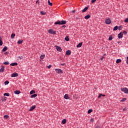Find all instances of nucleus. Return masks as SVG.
Returning <instances> with one entry per match:
<instances>
[{
    "label": "nucleus",
    "mask_w": 128,
    "mask_h": 128,
    "mask_svg": "<svg viewBox=\"0 0 128 128\" xmlns=\"http://www.w3.org/2000/svg\"><path fill=\"white\" fill-rule=\"evenodd\" d=\"M66 24V21L64 20H62L61 21L58 20L54 22V24L64 25Z\"/></svg>",
    "instance_id": "1"
},
{
    "label": "nucleus",
    "mask_w": 128,
    "mask_h": 128,
    "mask_svg": "<svg viewBox=\"0 0 128 128\" xmlns=\"http://www.w3.org/2000/svg\"><path fill=\"white\" fill-rule=\"evenodd\" d=\"M48 32L50 34H56V32L54 30L52 29L49 30Z\"/></svg>",
    "instance_id": "2"
},
{
    "label": "nucleus",
    "mask_w": 128,
    "mask_h": 128,
    "mask_svg": "<svg viewBox=\"0 0 128 128\" xmlns=\"http://www.w3.org/2000/svg\"><path fill=\"white\" fill-rule=\"evenodd\" d=\"M105 24H112V20H110V18H108L106 19L105 20Z\"/></svg>",
    "instance_id": "3"
},
{
    "label": "nucleus",
    "mask_w": 128,
    "mask_h": 128,
    "mask_svg": "<svg viewBox=\"0 0 128 128\" xmlns=\"http://www.w3.org/2000/svg\"><path fill=\"white\" fill-rule=\"evenodd\" d=\"M122 92H124V94H128V88H121Z\"/></svg>",
    "instance_id": "4"
},
{
    "label": "nucleus",
    "mask_w": 128,
    "mask_h": 128,
    "mask_svg": "<svg viewBox=\"0 0 128 128\" xmlns=\"http://www.w3.org/2000/svg\"><path fill=\"white\" fill-rule=\"evenodd\" d=\"M55 70L57 74H64V71L62 69L56 68Z\"/></svg>",
    "instance_id": "5"
},
{
    "label": "nucleus",
    "mask_w": 128,
    "mask_h": 128,
    "mask_svg": "<svg viewBox=\"0 0 128 128\" xmlns=\"http://www.w3.org/2000/svg\"><path fill=\"white\" fill-rule=\"evenodd\" d=\"M16 76H18V74L16 72H14L11 74L12 78H16Z\"/></svg>",
    "instance_id": "6"
},
{
    "label": "nucleus",
    "mask_w": 128,
    "mask_h": 128,
    "mask_svg": "<svg viewBox=\"0 0 128 128\" xmlns=\"http://www.w3.org/2000/svg\"><path fill=\"white\" fill-rule=\"evenodd\" d=\"M118 38H122V37L124 36L122 32H120L119 34H118Z\"/></svg>",
    "instance_id": "7"
},
{
    "label": "nucleus",
    "mask_w": 128,
    "mask_h": 128,
    "mask_svg": "<svg viewBox=\"0 0 128 128\" xmlns=\"http://www.w3.org/2000/svg\"><path fill=\"white\" fill-rule=\"evenodd\" d=\"M56 50H57L58 52H62V50L60 46H56Z\"/></svg>",
    "instance_id": "8"
},
{
    "label": "nucleus",
    "mask_w": 128,
    "mask_h": 128,
    "mask_svg": "<svg viewBox=\"0 0 128 128\" xmlns=\"http://www.w3.org/2000/svg\"><path fill=\"white\" fill-rule=\"evenodd\" d=\"M36 108V105H34V106H31L30 109L29 110V111L32 112V110H34V108Z\"/></svg>",
    "instance_id": "9"
},
{
    "label": "nucleus",
    "mask_w": 128,
    "mask_h": 128,
    "mask_svg": "<svg viewBox=\"0 0 128 128\" xmlns=\"http://www.w3.org/2000/svg\"><path fill=\"white\" fill-rule=\"evenodd\" d=\"M4 72V66H1L0 72Z\"/></svg>",
    "instance_id": "10"
},
{
    "label": "nucleus",
    "mask_w": 128,
    "mask_h": 128,
    "mask_svg": "<svg viewBox=\"0 0 128 128\" xmlns=\"http://www.w3.org/2000/svg\"><path fill=\"white\" fill-rule=\"evenodd\" d=\"M71 54H72V51H70V50H68L66 51V56H70Z\"/></svg>",
    "instance_id": "11"
},
{
    "label": "nucleus",
    "mask_w": 128,
    "mask_h": 128,
    "mask_svg": "<svg viewBox=\"0 0 128 128\" xmlns=\"http://www.w3.org/2000/svg\"><path fill=\"white\" fill-rule=\"evenodd\" d=\"M88 10V6L85 7L82 10V12H86Z\"/></svg>",
    "instance_id": "12"
},
{
    "label": "nucleus",
    "mask_w": 128,
    "mask_h": 128,
    "mask_svg": "<svg viewBox=\"0 0 128 128\" xmlns=\"http://www.w3.org/2000/svg\"><path fill=\"white\" fill-rule=\"evenodd\" d=\"M64 98L65 100H70V96H68V94H66L64 96Z\"/></svg>",
    "instance_id": "13"
},
{
    "label": "nucleus",
    "mask_w": 128,
    "mask_h": 128,
    "mask_svg": "<svg viewBox=\"0 0 128 128\" xmlns=\"http://www.w3.org/2000/svg\"><path fill=\"white\" fill-rule=\"evenodd\" d=\"M1 100H2V102H6V96L2 97Z\"/></svg>",
    "instance_id": "14"
},
{
    "label": "nucleus",
    "mask_w": 128,
    "mask_h": 128,
    "mask_svg": "<svg viewBox=\"0 0 128 128\" xmlns=\"http://www.w3.org/2000/svg\"><path fill=\"white\" fill-rule=\"evenodd\" d=\"M90 18V14H88V15L84 16V18H85V20H88V18Z\"/></svg>",
    "instance_id": "15"
},
{
    "label": "nucleus",
    "mask_w": 128,
    "mask_h": 128,
    "mask_svg": "<svg viewBox=\"0 0 128 128\" xmlns=\"http://www.w3.org/2000/svg\"><path fill=\"white\" fill-rule=\"evenodd\" d=\"M6 50H8V47L6 46H5L2 50V52H6Z\"/></svg>",
    "instance_id": "16"
},
{
    "label": "nucleus",
    "mask_w": 128,
    "mask_h": 128,
    "mask_svg": "<svg viewBox=\"0 0 128 128\" xmlns=\"http://www.w3.org/2000/svg\"><path fill=\"white\" fill-rule=\"evenodd\" d=\"M10 66H18V62H13V63H12L10 64Z\"/></svg>",
    "instance_id": "17"
},
{
    "label": "nucleus",
    "mask_w": 128,
    "mask_h": 128,
    "mask_svg": "<svg viewBox=\"0 0 128 128\" xmlns=\"http://www.w3.org/2000/svg\"><path fill=\"white\" fill-rule=\"evenodd\" d=\"M14 94H20V91L18 90H16L14 92Z\"/></svg>",
    "instance_id": "18"
},
{
    "label": "nucleus",
    "mask_w": 128,
    "mask_h": 128,
    "mask_svg": "<svg viewBox=\"0 0 128 128\" xmlns=\"http://www.w3.org/2000/svg\"><path fill=\"white\" fill-rule=\"evenodd\" d=\"M22 42H24V40H18V41L17 44H22Z\"/></svg>",
    "instance_id": "19"
},
{
    "label": "nucleus",
    "mask_w": 128,
    "mask_h": 128,
    "mask_svg": "<svg viewBox=\"0 0 128 128\" xmlns=\"http://www.w3.org/2000/svg\"><path fill=\"white\" fill-rule=\"evenodd\" d=\"M82 42H80L76 46V48H82Z\"/></svg>",
    "instance_id": "20"
},
{
    "label": "nucleus",
    "mask_w": 128,
    "mask_h": 128,
    "mask_svg": "<svg viewBox=\"0 0 128 128\" xmlns=\"http://www.w3.org/2000/svg\"><path fill=\"white\" fill-rule=\"evenodd\" d=\"M36 96H38V94H33L30 96V98H36Z\"/></svg>",
    "instance_id": "21"
},
{
    "label": "nucleus",
    "mask_w": 128,
    "mask_h": 128,
    "mask_svg": "<svg viewBox=\"0 0 128 128\" xmlns=\"http://www.w3.org/2000/svg\"><path fill=\"white\" fill-rule=\"evenodd\" d=\"M62 124H66V119H64L62 122Z\"/></svg>",
    "instance_id": "22"
},
{
    "label": "nucleus",
    "mask_w": 128,
    "mask_h": 128,
    "mask_svg": "<svg viewBox=\"0 0 128 128\" xmlns=\"http://www.w3.org/2000/svg\"><path fill=\"white\" fill-rule=\"evenodd\" d=\"M64 40L66 41V42H68L70 40V38L68 37V36H67L65 37L64 38Z\"/></svg>",
    "instance_id": "23"
},
{
    "label": "nucleus",
    "mask_w": 128,
    "mask_h": 128,
    "mask_svg": "<svg viewBox=\"0 0 128 128\" xmlns=\"http://www.w3.org/2000/svg\"><path fill=\"white\" fill-rule=\"evenodd\" d=\"M44 58H46V55L45 54H42L40 56V60H44Z\"/></svg>",
    "instance_id": "24"
},
{
    "label": "nucleus",
    "mask_w": 128,
    "mask_h": 128,
    "mask_svg": "<svg viewBox=\"0 0 128 128\" xmlns=\"http://www.w3.org/2000/svg\"><path fill=\"white\" fill-rule=\"evenodd\" d=\"M118 30V26H115L113 28V30L114 31Z\"/></svg>",
    "instance_id": "25"
},
{
    "label": "nucleus",
    "mask_w": 128,
    "mask_h": 128,
    "mask_svg": "<svg viewBox=\"0 0 128 128\" xmlns=\"http://www.w3.org/2000/svg\"><path fill=\"white\" fill-rule=\"evenodd\" d=\"M2 37L0 36V46H2V44H4V42L2 40Z\"/></svg>",
    "instance_id": "26"
},
{
    "label": "nucleus",
    "mask_w": 128,
    "mask_h": 128,
    "mask_svg": "<svg viewBox=\"0 0 128 128\" xmlns=\"http://www.w3.org/2000/svg\"><path fill=\"white\" fill-rule=\"evenodd\" d=\"M36 94V91L34 90H32L30 92V94Z\"/></svg>",
    "instance_id": "27"
},
{
    "label": "nucleus",
    "mask_w": 128,
    "mask_h": 128,
    "mask_svg": "<svg viewBox=\"0 0 128 128\" xmlns=\"http://www.w3.org/2000/svg\"><path fill=\"white\" fill-rule=\"evenodd\" d=\"M48 4L50 6H52V2H50V0H48Z\"/></svg>",
    "instance_id": "28"
},
{
    "label": "nucleus",
    "mask_w": 128,
    "mask_h": 128,
    "mask_svg": "<svg viewBox=\"0 0 128 128\" xmlns=\"http://www.w3.org/2000/svg\"><path fill=\"white\" fill-rule=\"evenodd\" d=\"M120 62H122V60L117 59L116 60V63L120 64Z\"/></svg>",
    "instance_id": "29"
},
{
    "label": "nucleus",
    "mask_w": 128,
    "mask_h": 128,
    "mask_svg": "<svg viewBox=\"0 0 128 128\" xmlns=\"http://www.w3.org/2000/svg\"><path fill=\"white\" fill-rule=\"evenodd\" d=\"M14 36H16V34H14V33H12L11 34V38H14Z\"/></svg>",
    "instance_id": "30"
},
{
    "label": "nucleus",
    "mask_w": 128,
    "mask_h": 128,
    "mask_svg": "<svg viewBox=\"0 0 128 128\" xmlns=\"http://www.w3.org/2000/svg\"><path fill=\"white\" fill-rule=\"evenodd\" d=\"M5 86H6L10 84V82L8 80H6L4 82Z\"/></svg>",
    "instance_id": "31"
},
{
    "label": "nucleus",
    "mask_w": 128,
    "mask_h": 128,
    "mask_svg": "<svg viewBox=\"0 0 128 128\" xmlns=\"http://www.w3.org/2000/svg\"><path fill=\"white\" fill-rule=\"evenodd\" d=\"M126 98H122V99L120 100V102H126Z\"/></svg>",
    "instance_id": "32"
},
{
    "label": "nucleus",
    "mask_w": 128,
    "mask_h": 128,
    "mask_svg": "<svg viewBox=\"0 0 128 128\" xmlns=\"http://www.w3.org/2000/svg\"><path fill=\"white\" fill-rule=\"evenodd\" d=\"M4 96H10V93H4Z\"/></svg>",
    "instance_id": "33"
},
{
    "label": "nucleus",
    "mask_w": 128,
    "mask_h": 128,
    "mask_svg": "<svg viewBox=\"0 0 128 128\" xmlns=\"http://www.w3.org/2000/svg\"><path fill=\"white\" fill-rule=\"evenodd\" d=\"M4 64L5 66H8V64H10V62H4Z\"/></svg>",
    "instance_id": "34"
},
{
    "label": "nucleus",
    "mask_w": 128,
    "mask_h": 128,
    "mask_svg": "<svg viewBox=\"0 0 128 128\" xmlns=\"http://www.w3.org/2000/svg\"><path fill=\"white\" fill-rule=\"evenodd\" d=\"M92 112V109H89L88 111V114H90Z\"/></svg>",
    "instance_id": "35"
},
{
    "label": "nucleus",
    "mask_w": 128,
    "mask_h": 128,
    "mask_svg": "<svg viewBox=\"0 0 128 128\" xmlns=\"http://www.w3.org/2000/svg\"><path fill=\"white\" fill-rule=\"evenodd\" d=\"M40 13L42 14V16H44V14H46V12H44V11H40Z\"/></svg>",
    "instance_id": "36"
},
{
    "label": "nucleus",
    "mask_w": 128,
    "mask_h": 128,
    "mask_svg": "<svg viewBox=\"0 0 128 128\" xmlns=\"http://www.w3.org/2000/svg\"><path fill=\"white\" fill-rule=\"evenodd\" d=\"M122 25L118 27V30H122Z\"/></svg>",
    "instance_id": "37"
},
{
    "label": "nucleus",
    "mask_w": 128,
    "mask_h": 128,
    "mask_svg": "<svg viewBox=\"0 0 128 128\" xmlns=\"http://www.w3.org/2000/svg\"><path fill=\"white\" fill-rule=\"evenodd\" d=\"M112 40V35H110V36H109L108 40Z\"/></svg>",
    "instance_id": "38"
},
{
    "label": "nucleus",
    "mask_w": 128,
    "mask_h": 128,
    "mask_svg": "<svg viewBox=\"0 0 128 128\" xmlns=\"http://www.w3.org/2000/svg\"><path fill=\"white\" fill-rule=\"evenodd\" d=\"M10 118V116L8 115H4V118H6V120H8V118Z\"/></svg>",
    "instance_id": "39"
},
{
    "label": "nucleus",
    "mask_w": 128,
    "mask_h": 128,
    "mask_svg": "<svg viewBox=\"0 0 128 128\" xmlns=\"http://www.w3.org/2000/svg\"><path fill=\"white\" fill-rule=\"evenodd\" d=\"M122 34H124V36H126V34H128V32L126 31H124Z\"/></svg>",
    "instance_id": "40"
},
{
    "label": "nucleus",
    "mask_w": 128,
    "mask_h": 128,
    "mask_svg": "<svg viewBox=\"0 0 128 128\" xmlns=\"http://www.w3.org/2000/svg\"><path fill=\"white\" fill-rule=\"evenodd\" d=\"M102 94H99V95L98 96V98H102Z\"/></svg>",
    "instance_id": "41"
},
{
    "label": "nucleus",
    "mask_w": 128,
    "mask_h": 128,
    "mask_svg": "<svg viewBox=\"0 0 128 128\" xmlns=\"http://www.w3.org/2000/svg\"><path fill=\"white\" fill-rule=\"evenodd\" d=\"M96 2V0H92L91 2L92 4H94V2Z\"/></svg>",
    "instance_id": "42"
},
{
    "label": "nucleus",
    "mask_w": 128,
    "mask_h": 128,
    "mask_svg": "<svg viewBox=\"0 0 128 128\" xmlns=\"http://www.w3.org/2000/svg\"><path fill=\"white\" fill-rule=\"evenodd\" d=\"M18 58H20V60H22V58H24V56H19L18 57Z\"/></svg>",
    "instance_id": "43"
},
{
    "label": "nucleus",
    "mask_w": 128,
    "mask_h": 128,
    "mask_svg": "<svg viewBox=\"0 0 128 128\" xmlns=\"http://www.w3.org/2000/svg\"><path fill=\"white\" fill-rule=\"evenodd\" d=\"M124 22H128V18H126Z\"/></svg>",
    "instance_id": "44"
},
{
    "label": "nucleus",
    "mask_w": 128,
    "mask_h": 128,
    "mask_svg": "<svg viewBox=\"0 0 128 128\" xmlns=\"http://www.w3.org/2000/svg\"><path fill=\"white\" fill-rule=\"evenodd\" d=\"M94 120L92 118L90 120V122H94Z\"/></svg>",
    "instance_id": "45"
},
{
    "label": "nucleus",
    "mask_w": 128,
    "mask_h": 128,
    "mask_svg": "<svg viewBox=\"0 0 128 128\" xmlns=\"http://www.w3.org/2000/svg\"><path fill=\"white\" fill-rule=\"evenodd\" d=\"M4 54H6H6H10V52H5Z\"/></svg>",
    "instance_id": "46"
},
{
    "label": "nucleus",
    "mask_w": 128,
    "mask_h": 128,
    "mask_svg": "<svg viewBox=\"0 0 128 128\" xmlns=\"http://www.w3.org/2000/svg\"><path fill=\"white\" fill-rule=\"evenodd\" d=\"M48 68H52V65L50 64L48 66H47Z\"/></svg>",
    "instance_id": "47"
},
{
    "label": "nucleus",
    "mask_w": 128,
    "mask_h": 128,
    "mask_svg": "<svg viewBox=\"0 0 128 128\" xmlns=\"http://www.w3.org/2000/svg\"><path fill=\"white\" fill-rule=\"evenodd\" d=\"M104 56H102V57L100 58V60H104Z\"/></svg>",
    "instance_id": "48"
},
{
    "label": "nucleus",
    "mask_w": 128,
    "mask_h": 128,
    "mask_svg": "<svg viewBox=\"0 0 128 128\" xmlns=\"http://www.w3.org/2000/svg\"><path fill=\"white\" fill-rule=\"evenodd\" d=\"M36 4H40V0H38L36 2Z\"/></svg>",
    "instance_id": "49"
},
{
    "label": "nucleus",
    "mask_w": 128,
    "mask_h": 128,
    "mask_svg": "<svg viewBox=\"0 0 128 128\" xmlns=\"http://www.w3.org/2000/svg\"><path fill=\"white\" fill-rule=\"evenodd\" d=\"M65 65H66V63L60 64V66H65Z\"/></svg>",
    "instance_id": "50"
},
{
    "label": "nucleus",
    "mask_w": 128,
    "mask_h": 128,
    "mask_svg": "<svg viewBox=\"0 0 128 128\" xmlns=\"http://www.w3.org/2000/svg\"><path fill=\"white\" fill-rule=\"evenodd\" d=\"M62 28H66V25H64L62 26Z\"/></svg>",
    "instance_id": "51"
},
{
    "label": "nucleus",
    "mask_w": 128,
    "mask_h": 128,
    "mask_svg": "<svg viewBox=\"0 0 128 128\" xmlns=\"http://www.w3.org/2000/svg\"><path fill=\"white\" fill-rule=\"evenodd\" d=\"M72 13L76 12V10H72Z\"/></svg>",
    "instance_id": "52"
},
{
    "label": "nucleus",
    "mask_w": 128,
    "mask_h": 128,
    "mask_svg": "<svg viewBox=\"0 0 128 128\" xmlns=\"http://www.w3.org/2000/svg\"><path fill=\"white\" fill-rule=\"evenodd\" d=\"M76 20H80V18H78V16H76Z\"/></svg>",
    "instance_id": "53"
},
{
    "label": "nucleus",
    "mask_w": 128,
    "mask_h": 128,
    "mask_svg": "<svg viewBox=\"0 0 128 128\" xmlns=\"http://www.w3.org/2000/svg\"><path fill=\"white\" fill-rule=\"evenodd\" d=\"M95 128H100V126H98Z\"/></svg>",
    "instance_id": "54"
},
{
    "label": "nucleus",
    "mask_w": 128,
    "mask_h": 128,
    "mask_svg": "<svg viewBox=\"0 0 128 128\" xmlns=\"http://www.w3.org/2000/svg\"><path fill=\"white\" fill-rule=\"evenodd\" d=\"M126 109L125 108H124L123 109V112H124V110H126Z\"/></svg>",
    "instance_id": "55"
},
{
    "label": "nucleus",
    "mask_w": 128,
    "mask_h": 128,
    "mask_svg": "<svg viewBox=\"0 0 128 128\" xmlns=\"http://www.w3.org/2000/svg\"><path fill=\"white\" fill-rule=\"evenodd\" d=\"M102 96H106V95H105V94H102Z\"/></svg>",
    "instance_id": "56"
},
{
    "label": "nucleus",
    "mask_w": 128,
    "mask_h": 128,
    "mask_svg": "<svg viewBox=\"0 0 128 128\" xmlns=\"http://www.w3.org/2000/svg\"><path fill=\"white\" fill-rule=\"evenodd\" d=\"M118 42V44H120V42Z\"/></svg>",
    "instance_id": "57"
},
{
    "label": "nucleus",
    "mask_w": 128,
    "mask_h": 128,
    "mask_svg": "<svg viewBox=\"0 0 128 128\" xmlns=\"http://www.w3.org/2000/svg\"><path fill=\"white\" fill-rule=\"evenodd\" d=\"M66 2H68V1H66Z\"/></svg>",
    "instance_id": "58"
},
{
    "label": "nucleus",
    "mask_w": 128,
    "mask_h": 128,
    "mask_svg": "<svg viewBox=\"0 0 128 128\" xmlns=\"http://www.w3.org/2000/svg\"><path fill=\"white\" fill-rule=\"evenodd\" d=\"M104 56H106V54H104Z\"/></svg>",
    "instance_id": "59"
}]
</instances>
